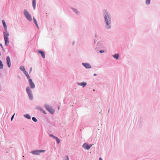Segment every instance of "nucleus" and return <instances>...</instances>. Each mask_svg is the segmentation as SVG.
I'll return each instance as SVG.
<instances>
[{
    "label": "nucleus",
    "mask_w": 160,
    "mask_h": 160,
    "mask_svg": "<svg viewBox=\"0 0 160 160\" xmlns=\"http://www.w3.org/2000/svg\"><path fill=\"white\" fill-rule=\"evenodd\" d=\"M99 160H102V159L101 158H99Z\"/></svg>",
    "instance_id": "29"
},
{
    "label": "nucleus",
    "mask_w": 160,
    "mask_h": 160,
    "mask_svg": "<svg viewBox=\"0 0 160 160\" xmlns=\"http://www.w3.org/2000/svg\"><path fill=\"white\" fill-rule=\"evenodd\" d=\"M92 146V145H89L87 143H85L83 144L82 147L83 148H84L85 149H89L91 148Z\"/></svg>",
    "instance_id": "7"
},
{
    "label": "nucleus",
    "mask_w": 160,
    "mask_h": 160,
    "mask_svg": "<svg viewBox=\"0 0 160 160\" xmlns=\"http://www.w3.org/2000/svg\"><path fill=\"white\" fill-rule=\"evenodd\" d=\"M59 108H60V107H59L58 108V109H59Z\"/></svg>",
    "instance_id": "31"
},
{
    "label": "nucleus",
    "mask_w": 160,
    "mask_h": 160,
    "mask_svg": "<svg viewBox=\"0 0 160 160\" xmlns=\"http://www.w3.org/2000/svg\"><path fill=\"white\" fill-rule=\"evenodd\" d=\"M104 52V51H103V50H100V53H103V52Z\"/></svg>",
    "instance_id": "27"
},
{
    "label": "nucleus",
    "mask_w": 160,
    "mask_h": 160,
    "mask_svg": "<svg viewBox=\"0 0 160 160\" xmlns=\"http://www.w3.org/2000/svg\"><path fill=\"white\" fill-rule=\"evenodd\" d=\"M49 136L51 137H52L54 139L56 137L54 136L53 134H50Z\"/></svg>",
    "instance_id": "24"
},
{
    "label": "nucleus",
    "mask_w": 160,
    "mask_h": 160,
    "mask_svg": "<svg viewBox=\"0 0 160 160\" xmlns=\"http://www.w3.org/2000/svg\"><path fill=\"white\" fill-rule=\"evenodd\" d=\"M150 0H146V3L147 4H150Z\"/></svg>",
    "instance_id": "23"
},
{
    "label": "nucleus",
    "mask_w": 160,
    "mask_h": 160,
    "mask_svg": "<svg viewBox=\"0 0 160 160\" xmlns=\"http://www.w3.org/2000/svg\"><path fill=\"white\" fill-rule=\"evenodd\" d=\"M24 117L28 119H30L31 118L29 114H28L25 115Z\"/></svg>",
    "instance_id": "17"
},
{
    "label": "nucleus",
    "mask_w": 160,
    "mask_h": 160,
    "mask_svg": "<svg viewBox=\"0 0 160 160\" xmlns=\"http://www.w3.org/2000/svg\"><path fill=\"white\" fill-rule=\"evenodd\" d=\"M38 52L41 54L43 58H45V53L43 51L39 50Z\"/></svg>",
    "instance_id": "12"
},
{
    "label": "nucleus",
    "mask_w": 160,
    "mask_h": 160,
    "mask_svg": "<svg viewBox=\"0 0 160 160\" xmlns=\"http://www.w3.org/2000/svg\"><path fill=\"white\" fill-rule=\"evenodd\" d=\"M40 110L41 111H42L44 114H46V112H45V111L44 110H42V109H40Z\"/></svg>",
    "instance_id": "25"
},
{
    "label": "nucleus",
    "mask_w": 160,
    "mask_h": 160,
    "mask_svg": "<svg viewBox=\"0 0 160 160\" xmlns=\"http://www.w3.org/2000/svg\"><path fill=\"white\" fill-rule=\"evenodd\" d=\"M3 34L4 39L5 41V44L6 45H7L9 43L8 37L9 33L7 30H6L5 32H4Z\"/></svg>",
    "instance_id": "2"
},
{
    "label": "nucleus",
    "mask_w": 160,
    "mask_h": 160,
    "mask_svg": "<svg viewBox=\"0 0 160 160\" xmlns=\"http://www.w3.org/2000/svg\"><path fill=\"white\" fill-rule=\"evenodd\" d=\"M3 67V65L2 62L0 60V69H2Z\"/></svg>",
    "instance_id": "19"
},
{
    "label": "nucleus",
    "mask_w": 160,
    "mask_h": 160,
    "mask_svg": "<svg viewBox=\"0 0 160 160\" xmlns=\"http://www.w3.org/2000/svg\"><path fill=\"white\" fill-rule=\"evenodd\" d=\"M45 107L46 109L48 110L51 114H53L55 112L54 109L50 107L48 105H45Z\"/></svg>",
    "instance_id": "4"
},
{
    "label": "nucleus",
    "mask_w": 160,
    "mask_h": 160,
    "mask_svg": "<svg viewBox=\"0 0 160 160\" xmlns=\"http://www.w3.org/2000/svg\"><path fill=\"white\" fill-rule=\"evenodd\" d=\"M119 55L118 54H116L113 56V57L116 59H118Z\"/></svg>",
    "instance_id": "20"
},
{
    "label": "nucleus",
    "mask_w": 160,
    "mask_h": 160,
    "mask_svg": "<svg viewBox=\"0 0 160 160\" xmlns=\"http://www.w3.org/2000/svg\"><path fill=\"white\" fill-rule=\"evenodd\" d=\"M32 4L33 9H35L36 6V0H32Z\"/></svg>",
    "instance_id": "15"
},
{
    "label": "nucleus",
    "mask_w": 160,
    "mask_h": 160,
    "mask_svg": "<svg viewBox=\"0 0 160 160\" xmlns=\"http://www.w3.org/2000/svg\"><path fill=\"white\" fill-rule=\"evenodd\" d=\"M95 75H96V74H94V76H95Z\"/></svg>",
    "instance_id": "30"
},
{
    "label": "nucleus",
    "mask_w": 160,
    "mask_h": 160,
    "mask_svg": "<svg viewBox=\"0 0 160 160\" xmlns=\"http://www.w3.org/2000/svg\"><path fill=\"white\" fill-rule=\"evenodd\" d=\"M20 70H25V69L24 67L23 66H21L20 68Z\"/></svg>",
    "instance_id": "21"
},
{
    "label": "nucleus",
    "mask_w": 160,
    "mask_h": 160,
    "mask_svg": "<svg viewBox=\"0 0 160 160\" xmlns=\"http://www.w3.org/2000/svg\"><path fill=\"white\" fill-rule=\"evenodd\" d=\"M2 24L4 27V28L5 29V30H7V26L6 25V24L5 22V21L4 20H2Z\"/></svg>",
    "instance_id": "14"
},
{
    "label": "nucleus",
    "mask_w": 160,
    "mask_h": 160,
    "mask_svg": "<svg viewBox=\"0 0 160 160\" xmlns=\"http://www.w3.org/2000/svg\"><path fill=\"white\" fill-rule=\"evenodd\" d=\"M56 141H57V143L58 144L60 142V139L57 137H56V138H55Z\"/></svg>",
    "instance_id": "18"
},
{
    "label": "nucleus",
    "mask_w": 160,
    "mask_h": 160,
    "mask_svg": "<svg viewBox=\"0 0 160 160\" xmlns=\"http://www.w3.org/2000/svg\"><path fill=\"white\" fill-rule=\"evenodd\" d=\"M15 115V114H14V115L12 116L11 119V120L12 121L13 118L14 116Z\"/></svg>",
    "instance_id": "26"
},
{
    "label": "nucleus",
    "mask_w": 160,
    "mask_h": 160,
    "mask_svg": "<svg viewBox=\"0 0 160 160\" xmlns=\"http://www.w3.org/2000/svg\"><path fill=\"white\" fill-rule=\"evenodd\" d=\"M45 151V150H36L32 151L31 152V153L35 155H39L41 152H44Z\"/></svg>",
    "instance_id": "6"
},
{
    "label": "nucleus",
    "mask_w": 160,
    "mask_h": 160,
    "mask_svg": "<svg viewBox=\"0 0 160 160\" xmlns=\"http://www.w3.org/2000/svg\"><path fill=\"white\" fill-rule=\"evenodd\" d=\"M105 12H106V13L104 14V18L105 19V21L106 22V24H107V28L108 29H109L110 28V18L109 15L107 12L106 10H105Z\"/></svg>",
    "instance_id": "1"
},
{
    "label": "nucleus",
    "mask_w": 160,
    "mask_h": 160,
    "mask_svg": "<svg viewBox=\"0 0 160 160\" xmlns=\"http://www.w3.org/2000/svg\"><path fill=\"white\" fill-rule=\"evenodd\" d=\"M28 81L31 88L32 89L34 88L35 87V85L32 80L31 79H29Z\"/></svg>",
    "instance_id": "8"
},
{
    "label": "nucleus",
    "mask_w": 160,
    "mask_h": 160,
    "mask_svg": "<svg viewBox=\"0 0 160 160\" xmlns=\"http://www.w3.org/2000/svg\"><path fill=\"white\" fill-rule=\"evenodd\" d=\"M87 83L86 82L78 83V85L82 86V87H84L86 85Z\"/></svg>",
    "instance_id": "11"
},
{
    "label": "nucleus",
    "mask_w": 160,
    "mask_h": 160,
    "mask_svg": "<svg viewBox=\"0 0 160 160\" xmlns=\"http://www.w3.org/2000/svg\"><path fill=\"white\" fill-rule=\"evenodd\" d=\"M7 63L9 67H10L11 65V60L10 57L8 56L7 58Z\"/></svg>",
    "instance_id": "9"
},
{
    "label": "nucleus",
    "mask_w": 160,
    "mask_h": 160,
    "mask_svg": "<svg viewBox=\"0 0 160 160\" xmlns=\"http://www.w3.org/2000/svg\"><path fill=\"white\" fill-rule=\"evenodd\" d=\"M82 64L86 68H91V66L90 65L87 63H83Z\"/></svg>",
    "instance_id": "10"
},
{
    "label": "nucleus",
    "mask_w": 160,
    "mask_h": 160,
    "mask_svg": "<svg viewBox=\"0 0 160 160\" xmlns=\"http://www.w3.org/2000/svg\"><path fill=\"white\" fill-rule=\"evenodd\" d=\"M67 160H68V156H67Z\"/></svg>",
    "instance_id": "28"
},
{
    "label": "nucleus",
    "mask_w": 160,
    "mask_h": 160,
    "mask_svg": "<svg viewBox=\"0 0 160 160\" xmlns=\"http://www.w3.org/2000/svg\"><path fill=\"white\" fill-rule=\"evenodd\" d=\"M32 120L34 122H37V119L35 117H32Z\"/></svg>",
    "instance_id": "22"
},
{
    "label": "nucleus",
    "mask_w": 160,
    "mask_h": 160,
    "mask_svg": "<svg viewBox=\"0 0 160 160\" xmlns=\"http://www.w3.org/2000/svg\"><path fill=\"white\" fill-rule=\"evenodd\" d=\"M33 21H34V23H35L36 27H37V28H39L38 26L37 23V22L36 19H35V18H34V17H33Z\"/></svg>",
    "instance_id": "13"
},
{
    "label": "nucleus",
    "mask_w": 160,
    "mask_h": 160,
    "mask_svg": "<svg viewBox=\"0 0 160 160\" xmlns=\"http://www.w3.org/2000/svg\"><path fill=\"white\" fill-rule=\"evenodd\" d=\"M24 14L25 18L27 20L29 21H31L32 20V18L31 15L29 12L26 9L24 10Z\"/></svg>",
    "instance_id": "3"
},
{
    "label": "nucleus",
    "mask_w": 160,
    "mask_h": 160,
    "mask_svg": "<svg viewBox=\"0 0 160 160\" xmlns=\"http://www.w3.org/2000/svg\"><path fill=\"white\" fill-rule=\"evenodd\" d=\"M26 90L29 96L30 99H32V93L30 89L28 87H27L26 89Z\"/></svg>",
    "instance_id": "5"
},
{
    "label": "nucleus",
    "mask_w": 160,
    "mask_h": 160,
    "mask_svg": "<svg viewBox=\"0 0 160 160\" xmlns=\"http://www.w3.org/2000/svg\"><path fill=\"white\" fill-rule=\"evenodd\" d=\"M24 71V73L25 74L26 76L27 77V78L29 79L30 78V77L29 75L28 74L27 72L26 71Z\"/></svg>",
    "instance_id": "16"
}]
</instances>
